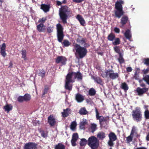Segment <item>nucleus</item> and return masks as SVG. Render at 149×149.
Instances as JSON below:
<instances>
[{"label":"nucleus","mask_w":149,"mask_h":149,"mask_svg":"<svg viewBox=\"0 0 149 149\" xmlns=\"http://www.w3.org/2000/svg\"><path fill=\"white\" fill-rule=\"evenodd\" d=\"M115 37L116 36L115 34L112 33H111L108 35L107 37V39L109 40L113 41L115 39Z\"/></svg>","instance_id":"c85d7f7f"},{"label":"nucleus","mask_w":149,"mask_h":149,"mask_svg":"<svg viewBox=\"0 0 149 149\" xmlns=\"http://www.w3.org/2000/svg\"><path fill=\"white\" fill-rule=\"evenodd\" d=\"M136 149H147V148L145 147H138Z\"/></svg>","instance_id":"e2e57ef3"},{"label":"nucleus","mask_w":149,"mask_h":149,"mask_svg":"<svg viewBox=\"0 0 149 149\" xmlns=\"http://www.w3.org/2000/svg\"><path fill=\"white\" fill-rule=\"evenodd\" d=\"M95 111L96 113V118L97 120H99L100 124L101 126H103V122H106L107 121V118L106 117H104L102 116H99V113L98 111V110L96 108H95Z\"/></svg>","instance_id":"1a4fd4ad"},{"label":"nucleus","mask_w":149,"mask_h":149,"mask_svg":"<svg viewBox=\"0 0 149 149\" xmlns=\"http://www.w3.org/2000/svg\"><path fill=\"white\" fill-rule=\"evenodd\" d=\"M132 118L137 123L140 122L142 119L143 116L141 108L136 107L132 112Z\"/></svg>","instance_id":"423d86ee"},{"label":"nucleus","mask_w":149,"mask_h":149,"mask_svg":"<svg viewBox=\"0 0 149 149\" xmlns=\"http://www.w3.org/2000/svg\"><path fill=\"white\" fill-rule=\"evenodd\" d=\"M147 68L146 69H143L142 70V72L144 74H146L149 72V66H147Z\"/></svg>","instance_id":"864d4df0"},{"label":"nucleus","mask_w":149,"mask_h":149,"mask_svg":"<svg viewBox=\"0 0 149 149\" xmlns=\"http://www.w3.org/2000/svg\"><path fill=\"white\" fill-rule=\"evenodd\" d=\"M120 88L122 89H123L126 92L129 88V87L125 82L122 83L120 86Z\"/></svg>","instance_id":"cd10ccee"},{"label":"nucleus","mask_w":149,"mask_h":149,"mask_svg":"<svg viewBox=\"0 0 149 149\" xmlns=\"http://www.w3.org/2000/svg\"><path fill=\"white\" fill-rule=\"evenodd\" d=\"M9 68H11L13 66V63L12 62H10L9 63Z\"/></svg>","instance_id":"774afa93"},{"label":"nucleus","mask_w":149,"mask_h":149,"mask_svg":"<svg viewBox=\"0 0 149 149\" xmlns=\"http://www.w3.org/2000/svg\"><path fill=\"white\" fill-rule=\"evenodd\" d=\"M96 91L93 88H90L88 91L89 94L90 96H93L96 94Z\"/></svg>","instance_id":"f704fd0d"},{"label":"nucleus","mask_w":149,"mask_h":149,"mask_svg":"<svg viewBox=\"0 0 149 149\" xmlns=\"http://www.w3.org/2000/svg\"><path fill=\"white\" fill-rule=\"evenodd\" d=\"M118 74L117 73H114V71L113 72H111V73L109 74V77L112 79H114L118 77Z\"/></svg>","instance_id":"393cba45"},{"label":"nucleus","mask_w":149,"mask_h":149,"mask_svg":"<svg viewBox=\"0 0 149 149\" xmlns=\"http://www.w3.org/2000/svg\"><path fill=\"white\" fill-rule=\"evenodd\" d=\"M124 2L122 0L117 1L115 4L116 10H114L115 17L118 18H120L124 15L125 12L123 10L122 5Z\"/></svg>","instance_id":"20e7f679"},{"label":"nucleus","mask_w":149,"mask_h":149,"mask_svg":"<svg viewBox=\"0 0 149 149\" xmlns=\"http://www.w3.org/2000/svg\"><path fill=\"white\" fill-rule=\"evenodd\" d=\"M143 80L145 81L149 85V75H147L144 76Z\"/></svg>","instance_id":"a18cd8bd"},{"label":"nucleus","mask_w":149,"mask_h":149,"mask_svg":"<svg viewBox=\"0 0 149 149\" xmlns=\"http://www.w3.org/2000/svg\"><path fill=\"white\" fill-rule=\"evenodd\" d=\"M4 108L5 111L9 112L10 111L12 110V107L11 106H10L8 104H7L4 107Z\"/></svg>","instance_id":"79ce46f5"},{"label":"nucleus","mask_w":149,"mask_h":149,"mask_svg":"<svg viewBox=\"0 0 149 149\" xmlns=\"http://www.w3.org/2000/svg\"><path fill=\"white\" fill-rule=\"evenodd\" d=\"M134 77L135 79L136 80L138 79L139 78V74L134 73Z\"/></svg>","instance_id":"6e6d98bb"},{"label":"nucleus","mask_w":149,"mask_h":149,"mask_svg":"<svg viewBox=\"0 0 149 149\" xmlns=\"http://www.w3.org/2000/svg\"><path fill=\"white\" fill-rule=\"evenodd\" d=\"M114 41L112 42V44L113 45H118L120 44V40L119 38L115 37L114 39Z\"/></svg>","instance_id":"c9c22d12"},{"label":"nucleus","mask_w":149,"mask_h":149,"mask_svg":"<svg viewBox=\"0 0 149 149\" xmlns=\"http://www.w3.org/2000/svg\"><path fill=\"white\" fill-rule=\"evenodd\" d=\"M124 36L127 39L130 40L132 37L130 30L128 29L126 30L124 33Z\"/></svg>","instance_id":"5701e85b"},{"label":"nucleus","mask_w":149,"mask_h":149,"mask_svg":"<svg viewBox=\"0 0 149 149\" xmlns=\"http://www.w3.org/2000/svg\"><path fill=\"white\" fill-rule=\"evenodd\" d=\"M146 139L147 141H149V132L146 136Z\"/></svg>","instance_id":"0e129e2a"},{"label":"nucleus","mask_w":149,"mask_h":149,"mask_svg":"<svg viewBox=\"0 0 149 149\" xmlns=\"http://www.w3.org/2000/svg\"><path fill=\"white\" fill-rule=\"evenodd\" d=\"M137 129L136 127L135 126H133L131 132V135L133 136L134 134H137Z\"/></svg>","instance_id":"58836bf2"},{"label":"nucleus","mask_w":149,"mask_h":149,"mask_svg":"<svg viewBox=\"0 0 149 149\" xmlns=\"http://www.w3.org/2000/svg\"><path fill=\"white\" fill-rule=\"evenodd\" d=\"M22 58H23L24 61L27 60L26 57V51L25 49H22L21 51Z\"/></svg>","instance_id":"c756f323"},{"label":"nucleus","mask_w":149,"mask_h":149,"mask_svg":"<svg viewBox=\"0 0 149 149\" xmlns=\"http://www.w3.org/2000/svg\"><path fill=\"white\" fill-rule=\"evenodd\" d=\"M88 144L91 149H97L99 146V141L96 137L92 136L88 138Z\"/></svg>","instance_id":"0eeeda50"},{"label":"nucleus","mask_w":149,"mask_h":149,"mask_svg":"<svg viewBox=\"0 0 149 149\" xmlns=\"http://www.w3.org/2000/svg\"><path fill=\"white\" fill-rule=\"evenodd\" d=\"M54 149H65V146L61 143H59L55 146Z\"/></svg>","instance_id":"a878e982"},{"label":"nucleus","mask_w":149,"mask_h":149,"mask_svg":"<svg viewBox=\"0 0 149 149\" xmlns=\"http://www.w3.org/2000/svg\"><path fill=\"white\" fill-rule=\"evenodd\" d=\"M77 126V123L75 121H74L72 122L70 125V129L72 130H74L75 129Z\"/></svg>","instance_id":"a19ab883"},{"label":"nucleus","mask_w":149,"mask_h":149,"mask_svg":"<svg viewBox=\"0 0 149 149\" xmlns=\"http://www.w3.org/2000/svg\"><path fill=\"white\" fill-rule=\"evenodd\" d=\"M95 82H97V84L100 85L102 84V79L99 77H93Z\"/></svg>","instance_id":"7c9ffc66"},{"label":"nucleus","mask_w":149,"mask_h":149,"mask_svg":"<svg viewBox=\"0 0 149 149\" xmlns=\"http://www.w3.org/2000/svg\"><path fill=\"white\" fill-rule=\"evenodd\" d=\"M109 139L112 140L113 141H115L117 139L116 135L113 132H110L108 135Z\"/></svg>","instance_id":"4be33fe9"},{"label":"nucleus","mask_w":149,"mask_h":149,"mask_svg":"<svg viewBox=\"0 0 149 149\" xmlns=\"http://www.w3.org/2000/svg\"><path fill=\"white\" fill-rule=\"evenodd\" d=\"M36 30L39 32H44L45 31V26L42 23L36 25Z\"/></svg>","instance_id":"4468645a"},{"label":"nucleus","mask_w":149,"mask_h":149,"mask_svg":"<svg viewBox=\"0 0 149 149\" xmlns=\"http://www.w3.org/2000/svg\"><path fill=\"white\" fill-rule=\"evenodd\" d=\"M62 3L59 1H57V4L58 6H60L61 5Z\"/></svg>","instance_id":"69168bd1"},{"label":"nucleus","mask_w":149,"mask_h":149,"mask_svg":"<svg viewBox=\"0 0 149 149\" xmlns=\"http://www.w3.org/2000/svg\"><path fill=\"white\" fill-rule=\"evenodd\" d=\"M126 70L127 72H131L132 71V69L131 67H129L127 68Z\"/></svg>","instance_id":"052dcab7"},{"label":"nucleus","mask_w":149,"mask_h":149,"mask_svg":"<svg viewBox=\"0 0 149 149\" xmlns=\"http://www.w3.org/2000/svg\"><path fill=\"white\" fill-rule=\"evenodd\" d=\"M88 141L85 139H82L80 142L79 144L81 146H85L86 144Z\"/></svg>","instance_id":"72a5a7b5"},{"label":"nucleus","mask_w":149,"mask_h":149,"mask_svg":"<svg viewBox=\"0 0 149 149\" xmlns=\"http://www.w3.org/2000/svg\"><path fill=\"white\" fill-rule=\"evenodd\" d=\"M140 86H141V87H143V88H146L145 87L146 85L144 83H142L140 84Z\"/></svg>","instance_id":"680f3d73"},{"label":"nucleus","mask_w":149,"mask_h":149,"mask_svg":"<svg viewBox=\"0 0 149 149\" xmlns=\"http://www.w3.org/2000/svg\"><path fill=\"white\" fill-rule=\"evenodd\" d=\"M129 21V18L127 16L123 15L120 19V23L121 25L120 27L122 28Z\"/></svg>","instance_id":"ddd939ff"},{"label":"nucleus","mask_w":149,"mask_h":149,"mask_svg":"<svg viewBox=\"0 0 149 149\" xmlns=\"http://www.w3.org/2000/svg\"><path fill=\"white\" fill-rule=\"evenodd\" d=\"M96 125L95 124H92L91 125V132L93 133L95 130L96 128Z\"/></svg>","instance_id":"09e8293b"},{"label":"nucleus","mask_w":149,"mask_h":149,"mask_svg":"<svg viewBox=\"0 0 149 149\" xmlns=\"http://www.w3.org/2000/svg\"><path fill=\"white\" fill-rule=\"evenodd\" d=\"M48 123L51 127L55 125L56 123V121L53 115H51L48 117Z\"/></svg>","instance_id":"dca6fc26"},{"label":"nucleus","mask_w":149,"mask_h":149,"mask_svg":"<svg viewBox=\"0 0 149 149\" xmlns=\"http://www.w3.org/2000/svg\"><path fill=\"white\" fill-rule=\"evenodd\" d=\"M79 113L81 115H85L88 113V111L86 110L84 107L80 109L79 111Z\"/></svg>","instance_id":"473e14b6"},{"label":"nucleus","mask_w":149,"mask_h":149,"mask_svg":"<svg viewBox=\"0 0 149 149\" xmlns=\"http://www.w3.org/2000/svg\"><path fill=\"white\" fill-rule=\"evenodd\" d=\"M47 20V17H44L42 18H40L38 21V23H42L43 24Z\"/></svg>","instance_id":"c03bdc74"},{"label":"nucleus","mask_w":149,"mask_h":149,"mask_svg":"<svg viewBox=\"0 0 149 149\" xmlns=\"http://www.w3.org/2000/svg\"><path fill=\"white\" fill-rule=\"evenodd\" d=\"M77 78L78 80H81L82 79V75L79 71L77 72H69L65 77V88L66 90L71 91L72 89V85L70 84V83H73L75 79Z\"/></svg>","instance_id":"f257e3e1"},{"label":"nucleus","mask_w":149,"mask_h":149,"mask_svg":"<svg viewBox=\"0 0 149 149\" xmlns=\"http://www.w3.org/2000/svg\"><path fill=\"white\" fill-rule=\"evenodd\" d=\"M84 0H72V1L73 2L76 3H80L83 1Z\"/></svg>","instance_id":"bf43d9fd"},{"label":"nucleus","mask_w":149,"mask_h":149,"mask_svg":"<svg viewBox=\"0 0 149 149\" xmlns=\"http://www.w3.org/2000/svg\"><path fill=\"white\" fill-rule=\"evenodd\" d=\"M53 27L51 26L48 27L47 29V32L48 33H50L53 31Z\"/></svg>","instance_id":"3c124183"},{"label":"nucleus","mask_w":149,"mask_h":149,"mask_svg":"<svg viewBox=\"0 0 149 149\" xmlns=\"http://www.w3.org/2000/svg\"><path fill=\"white\" fill-rule=\"evenodd\" d=\"M118 60L120 64H121L124 63L125 60L123 58V55L121 54H120L119 55V57L118 58Z\"/></svg>","instance_id":"ea45409f"},{"label":"nucleus","mask_w":149,"mask_h":149,"mask_svg":"<svg viewBox=\"0 0 149 149\" xmlns=\"http://www.w3.org/2000/svg\"><path fill=\"white\" fill-rule=\"evenodd\" d=\"M79 137L77 133H75L73 134L72 139L71 142L72 145L73 146H76V142L78 139Z\"/></svg>","instance_id":"2eb2a0df"},{"label":"nucleus","mask_w":149,"mask_h":149,"mask_svg":"<svg viewBox=\"0 0 149 149\" xmlns=\"http://www.w3.org/2000/svg\"><path fill=\"white\" fill-rule=\"evenodd\" d=\"M86 38H82L81 36H78V38L76 39L77 42L81 45H84V47H88L90 46L89 43L86 42Z\"/></svg>","instance_id":"9b49d317"},{"label":"nucleus","mask_w":149,"mask_h":149,"mask_svg":"<svg viewBox=\"0 0 149 149\" xmlns=\"http://www.w3.org/2000/svg\"><path fill=\"white\" fill-rule=\"evenodd\" d=\"M59 15L61 19L64 24L67 23V19L68 17L72 15V11L67 6L61 7L60 9Z\"/></svg>","instance_id":"7ed1b4c3"},{"label":"nucleus","mask_w":149,"mask_h":149,"mask_svg":"<svg viewBox=\"0 0 149 149\" xmlns=\"http://www.w3.org/2000/svg\"><path fill=\"white\" fill-rule=\"evenodd\" d=\"M105 134L103 132H99L97 135V138L99 140H103L106 137Z\"/></svg>","instance_id":"412c9836"},{"label":"nucleus","mask_w":149,"mask_h":149,"mask_svg":"<svg viewBox=\"0 0 149 149\" xmlns=\"http://www.w3.org/2000/svg\"><path fill=\"white\" fill-rule=\"evenodd\" d=\"M31 99L30 94L26 93L23 96H19L17 98V100L20 103H22L24 101L26 102L29 101Z\"/></svg>","instance_id":"6e6552de"},{"label":"nucleus","mask_w":149,"mask_h":149,"mask_svg":"<svg viewBox=\"0 0 149 149\" xmlns=\"http://www.w3.org/2000/svg\"><path fill=\"white\" fill-rule=\"evenodd\" d=\"M50 7V6L49 4H42L40 5V9L45 13L49 11Z\"/></svg>","instance_id":"a211bd4d"},{"label":"nucleus","mask_w":149,"mask_h":149,"mask_svg":"<svg viewBox=\"0 0 149 149\" xmlns=\"http://www.w3.org/2000/svg\"><path fill=\"white\" fill-rule=\"evenodd\" d=\"M76 18L79 22L81 25L82 26H85L86 23L85 21L81 15L79 14L77 15L76 17Z\"/></svg>","instance_id":"f3484780"},{"label":"nucleus","mask_w":149,"mask_h":149,"mask_svg":"<svg viewBox=\"0 0 149 149\" xmlns=\"http://www.w3.org/2000/svg\"><path fill=\"white\" fill-rule=\"evenodd\" d=\"M113 70H106L105 71L104 74H102V76L103 77H106L108 75L109 76V74L111 73V72H113Z\"/></svg>","instance_id":"bb28decb"},{"label":"nucleus","mask_w":149,"mask_h":149,"mask_svg":"<svg viewBox=\"0 0 149 149\" xmlns=\"http://www.w3.org/2000/svg\"><path fill=\"white\" fill-rule=\"evenodd\" d=\"M133 137V136L131 135L130 134V136H128L126 138V140L127 143H129L132 140Z\"/></svg>","instance_id":"de8ad7c7"},{"label":"nucleus","mask_w":149,"mask_h":149,"mask_svg":"<svg viewBox=\"0 0 149 149\" xmlns=\"http://www.w3.org/2000/svg\"><path fill=\"white\" fill-rule=\"evenodd\" d=\"M70 111V109L67 108L63 110V112L62 113V116L63 117H67L69 115V112Z\"/></svg>","instance_id":"b1692460"},{"label":"nucleus","mask_w":149,"mask_h":149,"mask_svg":"<svg viewBox=\"0 0 149 149\" xmlns=\"http://www.w3.org/2000/svg\"><path fill=\"white\" fill-rule=\"evenodd\" d=\"M97 54L98 55H100L102 56L103 55V53L102 52H97Z\"/></svg>","instance_id":"338daca9"},{"label":"nucleus","mask_w":149,"mask_h":149,"mask_svg":"<svg viewBox=\"0 0 149 149\" xmlns=\"http://www.w3.org/2000/svg\"><path fill=\"white\" fill-rule=\"evenodd\" d=\"M56 27L58 40L59 42L62 43L63 47H68L71 45V43L68 40H64L63 42H62L64 37L63 26L61 24L58 23L56 24Z\"/></svg>","instance_id":"f03ea898"},{"label":"nucleus","mask_w":149,"mask_h":149,"mask_svg":"<svg viewBox=\"0 0 149 149\" xmlns=\"http://www.w3.org/2000/svg\"><path fill=\"white\" fill-rule=\"evenodd\" d=\"M135 73L139 74L140 71V69L139 68H136L135 69Z\"/></svg>","instance_id":"13d9d810"},{"label":"nucleus","mask_w":149,"mask_h":149,"mask_svg":"<svg viewBox=\"0 0 149 149\" xmlns=\"http://www.w3.org/2000/svg\"><path fill=\"white\" fill-rule=\"evenodd\" d=\"M6 45L5 43H3L1 47V55L4 57L6 55Z\"/></svg>","instance_id":"aec40b11"},{"label":"nucleus","mask_w":149,"mask_h":149,"mask_svg":"<svg viewBox=\"0 0 149 149\" xmlns=\"http://www.w3.org/2000/svg\"><path fill=\"white\" fill-rule=\"evenodd\" d=\"M73 46L76 50V53L78 55L80 58H83L86 55L87 53V50L86 49V47H82L77 43L73 45Z\"/></svg>","instance_id":"39448f33"},{"label":"nucleus","mask_w":149,"mask_h":149,"mask_svg":"<svg viewBox=\"0 0 149 149\" xmlns=\"http://www.w3.org/2000/svg\"><path fill=\"white\" fill-rule=\"evenodd\" d=\"M114 32L117 33H119L120 32V29L116 27H115L114 29Z\"/></svg>","instance_id":"4d7b16f0"},{"label":"nucleus","mask_w":149,"mask_h":149,"mask_svg":"<svg viewBox=\"0 0 149 149\" xmlns=\"http://www.w3.org/2000/svg\"><path fill=\"white\" fill-rule=\"evenodd\" d=\"M114 50L116 52L119 54V55L120 54H121L120 52V49L119 46H115L114 47Z\"/></svg>","instance_id":"49530a36"},{"label":"nucleus","mask_w":149,"mask_h":149,"mask_svg":"<svg viewBox=\"0 0 149 149\" xmlns=\"http://www.w3.org/2000/svg\"><path fill=\"white\" fill-rule=\"evenodd\" d=\"M148 88H141L140 87H137L136 90V91L139 96H142L143 94L146 93L148 91Z\"/></svg>","instance_id":"f8f14e48"},{"label":"nucleus","mask_w":149,"mask_h":149,"mask_svg":"<svg viewBox=\"0 0 149 149\" xmlns=\"http://www.w3.org/2000/svg\"><path fill=\"white\" fill-rule=\"evenodd\" d=\"M39 132L41 134V136L43 138H46L47 137L48 133L47 131L40 130H39Z\"/></svg>","instance_id":"2f4dec72"},{"label":"nucleus","mask_w":149,"mask_h":149,"mask_svg":"<svg viewBox=\"0 0 149 149\" xmlns=\"http://www.w3.org/2000/svg\"><path fill=\"white\" fill-rule=\"evenodd\" d=\"M49 90V87L48 86L46 85L45 86L44 88L42 91V95L43 97L44 95L47 93L48 91Z\"/></svg>","instance_id":"4c0bfd02"},{"label":"nucleus","mask_w":149,"mask_h":149,"mask_svg":"<svg viewBox=\"0 0 149 149\" xmlns=\"http://www.w3.org/2000/svg\"><path fill=\"white\" fill-rule=\"evenodd\" d=\"M67 61L66 58L62 56H57L55 59V62L56 63H61L62 65H65Z\"/></svg>","instance_id":"9d476101"},{"label":"nucleus","mask_w":149,"mask_h":149,"mask_svg":"<svg viewBox=\"0 0 149 149\" xmlns=\"http://www.w3.org/2000/svg\"><path fill=\"white\" fill-rule=\"evenodd\" d=\"M144 116L146 119H149V111L146 110L144 112Z\"/></svg>","instance_id":"8fccbe9b"},{"label":"nucleus","mask_w":149,"mask_h":149,"mask_svg":"<svg viewBox=\"0 0 149 149\" xmlns=\"http://www.w3.org/2000/svg\"><path fill=\"white\" fill-rule=\"evenodd\" d=\"M84 97L79 93H77L75 96V100L78 102H81L84 100Z\"/></svg>","instance_id":"6ab92c4d"},{"label":"nucleus","mask_w":149,"mask_h":149,"mask_svg":"<svg viewBox=\"0 0 149 149\" xmlns=\"http://www.w3.org/2000/svg\"><path fill=\"white\" fill-rule=\"evenodd\" d=\"M45 74L46 72L43 69H42L39 70V72L38 73L39 75L42 78L45 77Z\"/></svg>","instance_id":"e433bc0d"},{"label":"nucleus","mask_w":149,"mask_h":149,"mask_svg":"<svg viewBox=\"0 0 149 149\" xmlns=\"http://www.w3.org/2000/svg\"><path fill=\"white\" fill-rule=\"evenodd\" d=\"M143 62L147 66H149V58H144L143 59Z\"/></svg>","instance_id":"37998d69"},{"label":"nucleus","mask_w":149,"mask_h":149,"mask_svg":"<svg viewBox=\"0 0 149 149\" xmlns=\"http://www.w3.org/2000/svg\"><path fill=\"white\" fill-rule=\"evenodd\" d=\"M114 141H113L112 140H110L109 139V140L108 142V144L109 146L111 147L113 146L114 145V143L113 142Z\"/></svg>","instance_id":"603ef678"},{"label":"nucleus","mask_w":149,"mask_h":149,"mask_svg":"<svg viewBox=\"0 0 149 149\" xmlns=\"http://www.w3.org/2000/svg\"><path fill=\"white\" fill-rule=\"evenodd\" d=\"M87 122L86 121H83L81 122L80 123V127L83 128L84 127V126L86 124Z\"/></svg>","instance_id":"5fc2aeb1"}]
</instances>
